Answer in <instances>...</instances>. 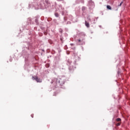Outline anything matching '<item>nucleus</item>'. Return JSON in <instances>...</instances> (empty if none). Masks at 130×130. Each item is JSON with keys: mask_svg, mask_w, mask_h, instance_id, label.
Wrapping results in <instances>:
<instances>
[{"mask_svg": "<svg viewBox=\"0 0 130 130\" xmlns=\"http://www.w3.org/2000/svg\"><path fill=\"white\" fill-rule=\"evenodd\" d=\"M32 80H36L37 83H41V82H42V80L37 76H32Z\"/></svg>", "mask_w": 130, "mask_h": 130, "instance_id": "nucleus-1", "label": "nucleus"}, {"mask_svg": "<svg viewBox=\"0 0 130 130\" xmlns=\"http://www.w3.org/2000/svg\"><path fill=\"white\" fill-rule=\"evenodd\" d=\"M116 125H117V126H119V125H120V122L117 123L116 124Z\"/></svg>", "mask_w": 130, "mask_h": 130, "instance_id": "nucleus-7", "label": "nucleus"}, {"mask_svg": "<svg viewBox=\"0 0 130 130\" xmlns=\"http://www.w3.org/2000/svg\"><path fill=\"white\" fill-rule=\"evenodd\" d=\"M31 117H33L34 115H31Z\"/></svg>", "mask_w": 130, "mask_h": 130, "instance_id": "nucleus-9", "label": "nucleus"}, {"mask_svg": "<svg viewBox=\"0 0 130 130\" xmlns=\"http://www.w3.org/2000/svg\"><path fill=\"white\" fill-rule=\"evenodd\" d=\"M55 17H57V18H58V17H59L58 13H55Z\"/></svg>", "mask_w": 130, "mask_h": 130, "instance_id": "nucleus-6", "label": "nucleus"}, {"mask_svg": "<svg viewBox=\"0 0 130 130\" xmlns=\"http://www.w3.org/2000/svg\"><path fill=\"white\" fill-rule=\"evenodd\" d=\"M77 42L79 44H83V40H81L79 39L77 40Z\"/></svg>", "mask_w": 130, "mask_h": 130, "instance_id": "nucleus-3", "label": "nucleus"}, {"mask_svg": "<svg viewBox=\"0 0 130 130\" xmlns=\"http://www.w3.org/2000/svg\"><path fill=\"white\" fill-rule=\"evenodd\" d=\"M85 26L87 27V28H89L90 27V24H89V23H88V22H87V21H85Z\"/></svg>", "mask_w": 130, "mask_h": 130, "instance_id": "nucleus-2", "label": "nucleus"}, {"mask_svg": "<svg viewBox=\"0 0 130 130\" xmlns=\"http://www.w3.org/2000/svg\"><path fill=\"white\" fill-rule=\"evenodd\" d=\"M107 10H112L111 6H110L109 5H107Z\"/></svg>", "mask_w": 130, "mask_h": 130, "instance_id": "nucleus-4", "label": "nucleus"}, {"mask_svg": "<svg viewBox=\"0 0 130 130\" xmlns=\"http://www.w3.org/2000/svg\"><path fill=\"white\" fill-rule=\"evenodd\" d=\"M116 121L119 122V121H121V119H120V118H118L116 119Z\"/></svg>", "mask_w": 130, "mask_h": 130, "instance_id": "nucleus-5", "label": "nucleus"}, {"mask_svg": "<svg viewBox=\"0 0 130 130\" xmlns=\"http://www.w3.org/2000/svg\"><path fill=\"white\" fill-rule=\"evenodd\" d=\"M122 4V2H121V3L120 4L119 6H121Z\"/></svg>", "mask_w": 130, "mask_h": 130, "instance_id": "nucleus-8", "label": "nucleus"}]
</instances>
